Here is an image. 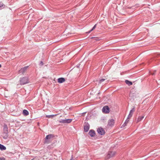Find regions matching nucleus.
<instances>
[{
	"instance_id": "1",
	"label": "nucleus",
	"mask_w": 160,
	"mask_h": 160,
	"mask_svg": "<svg viewBox=\"0 0 160 160\" xmlns=\"http://www.w3.org/2000/svg\"><path fill=\"white\" fill-rule=\"evenodd\" d=\"M54 137V135L52 134H49L47 135L44 139V142L47 143H48L50 142L51 139L53 138Z\"/></svg>"
},
{
	"instance_id": "2",
	"label": "nucleus",
	"mask_w": 160,
	"mask_h": 160,
	"mask_svg": "<svg viewBox=\"0 0 160 160\" xmlns=\"http://www.w3.org/2000/svg\"><path fill=\"white\" fill-rule=\"evenodd\" d=\"M28 82L29 79L27 77H24L21 78L20 80V83L21 85H24Z\"/></svg>"
},
{
	"instance_id": "3",
	"label": "nucleus",
	"mask_w": 160,
	"mask_h": 160,
	"mask_svg": "<svg viewBox=\"0 0 160 160\" xmlns=\"http://www.w3.org/2000/svg\"><path fill=\"white\" fill-rule=\"evenodd\" d=\"M116 152L115 151H109L106 158L107 159L110 158L114 156L116 154Z\"/></svg>"
},
{
	"instance_id": "4",
	"label": "nucleus",
	"mask_w": 160,
	"mask_h": 160,
	"mask_svg": "<svg viewBox=\"0 0 160 160\" xmlns=\"http://www.w3.org/2000/svg\"><path fill=\"white\" fill-rule=\"evenodd\" d=\"M110 112V108L108 106H104L102 109V112L104 113L108 114Z\"/></svg>"
},
{
	"instance_id": "5",
	"label": "nucleus",
	"mask_w": 160,
	"mask_h": 160,
	"mask_svg": "<svg viewBox=\"0 0 160 160\" xmlns=\"http://www.w3.org/2000/svg\"><path fill=\"white\" fill-rule=\"evenodd\" d=\"M72 121V119H67L64 120H60L59 122L61 123H70Z\"/></svg>"
},
{
	"instance_id": "6",
	"label": "nucleus",
	"mask_w": 160,
	"mask_h": 160,
	"mask_svg": "<svg viewBox=\"0 0 160 160\" xmlns=\"http://www.w3.org/2000/svg\"><path fill=\"white\" fill-rule=\"evenodd\" d=\"M85 125L84 126V130L85 132H87L88 131L90 125L87 122H85L84 123Z\"/></svg>"
},
{
	"instance_id": "7",
	"label": "nucleus",
	"mask_w": 160,
	"mask_h": 160,
	"mask_svg": "<svg viewBox=\"0 0 160 160\" xmlns=\"http://www.w3.org/2000/svg\"><path fill=\"white\" fill-rule=\"evenodd\" d=\"M3 134L8 133V127L6 124H4L3 125Z\"/></svg>"
},
{
	"instance_id": "8",
	"label": "nucleus",
	"mask_w": 160,
	"mask_h": 160,
	"mask_svg": "<svg viewBox=\"0 0 160 160\" xmlns=\"http://www.w3.org/2000/svg\"><path fill=\"white\" fill-rule=\"evenodd\" d=\"M114 123L115 122L114 120L112 119H111L109 120L108 121V125L111 127H112L114 125Z\"/></svg>"
},
{
	"instance_id": "9",
	"label": "nucleus",
	"mask_w": 160,
	"mask_h": 160,
	"mask_svg": "<svg viewBox=\"0 0 160 160\" xmlns=\"http://www.w3.org/2000/svg\"><path fill=\"white\" fill-rule=\"evenodd\" d=\"M95 134L96 133L95 131L92 129L90 130L88 132V134L92 137H94Z\"/></svg>"
},
{
	"instance_id": "10",
	"label": "nucleus",
	"mask_w": 160,
	"mask_h": 160,
	"mask_svg": "<svg viewBox=\"0 0 160 160\" xmlns=\"http://www.w3.org/2000/svg\"><path fill=\"white\" fill-rule=\"evenodd\" d=\"M28 66H26L23 68H22L20 70V72L22 73H23L28 68Z\"/></svg>"
},
{
	"instance_id": "11",
	"label": "nucleus",
	"mask_w": 160,
	"mask_h": 160,
	"mask_svg": "<svg viewBox=\"0 0 160 160\" xmlns=\"http://www.w3.org/2000/svg\"><path fill=\"white\" fill-rule=\"evenodd\" d=\"M65 81V78H59L58 79V82L59 83H62Z\"/></svg>"
},
{
	"instance_id": "12",
	"label": "nucleus",
	"mask_w": 160,
	"mask_h": 160,
	"mask_svg": "<svg viewBox=\"0 0 160 160\" xmlns=\"http://www.w3.org/2000/svg\"><path fill=\"white\" fill-rule=\"evenodd\" d=\"M22 113L24 116H26L29 114L28 112L26 110H24L23 111Z\"/></svg>"
},
{
	"instance_id": "13",
	"label": "nucleus",
	"mask_w": 160,
	"mask_h": 160,
	"mask_svg": "<svg viewBox=\"0 0 160 160\" xmlns=\"http://www.w3.org/2000/svg\"><path fill=\"white\" fill-rule=\"evenodd\" d=\"M129 121V120L128 119H127L126 121H125V122L121 126V128H122L126 126L127 123Z\"/></svg>"
},
{
	"instance_id": "14",
	"label": "nucleus",
	"mask_w": 160,
	"mask_h": 160,
	"mask_svg": "<svg viewBox=\"0 0 160 160\" xmlns=\"http://www.w3.org/2000/svg\"><path fill=\"white\" fill-rule=\"evenodd\" d=\"M6 149V147L3 145L0 144V149L2 151L5 150Z\"/></svg>"
},
{
	"instance_id": "15",
	"label": "nucleus",
	"mask_w": 160,
	"mask_h": 160,
	"mask_svg": "<svg viewBox=\"0 0 160 160\" xmlns=\"http://www.w3.org/2000/svg\"><path fill=\"white\" fill-rule=\"evenodd\" d=\"M125 82L129 86L131 85L132 84V83L128 80H126L125 81Z\"/></svg>"
},
{
	"instance_id": "16",
	"label": "nucleus",
	"mask_w": 160,
	"mask_h": 160,
	"mask_svg": "<svg viewBox=\"0 0 160 160\" xmlns=\"http://www.w3.org/2000/svg\"><path fill=\"white\" fill-rule=\"evenodd\" d=\"M57 115V114L52 115H47L46 116V117L48 118H52L54 116H56Z\"/></svg>"
},
{
	"instance_id": "17",
	"label": "nucleus",
	"mask_w": 160,
	"mask_h": 160,
	"mask_svg": "<svg viewBox=\"0 0 160 160\" xmlns=\"http://www.w3.org/2000/svg\"><path fill=\"white\" fill-rule=\"evenodd\" d=\"M144 116H139L137 120V122H138L142 120L144 118Z\"/></svg>"
},
{
	"instance_id": "18",
	"label": "nucleus",
	"mask_w": 160,
	"mask_h": 160,
	"mask_svg": "<svg viewBox=\"0 0 160 160\" xmlns=\"http://www.w3.org/2000/svg\"><path fill=\"white\" fill-rule=\"evenodd\" d=\"M105 132L104 129L101 127V135H103L105 134Z\"/></svg>"
},
{
	"instance_id": "19",
	"label": "nucleus",
	"mask_w": 160,
	"mask_h": 160,
	"mask_svg": "<svg viewBox=\"0 0 160 160\" xmlns=\"http://www.w3.org/2000/svg\"><path fill=\"white\" fill-rule=\"evenodd\" d=\"M135 108L134 107L132 108V109L130 112H129V113H130L131 114H132V115H133V112L135 111Z\"/></svg>"
},
{
	"instance_id": "20",
	"label": "nucleus",
	"mask_w": 160,
	"mask_h": 160,
	"mask_svg": "<svg viewBox=\"0 0 160 160\" xmlns=\"http://www.w3.org/2000/svg\"><path fill=\"white\" fill-rule=\"evenodd\" d=\"M96 25H97V24H96L92 28L91 30H90V31H89L88 32H87V33H90L91 31H93L96 28Z\"/></svg>"
},
{
	"instance_id": "21",
	"label": "nucleus",
	"mask_w": 160,
	"mask_h": 160,
	"mask_svg": "<svg viewBox=\"0 0 160 160\" xmlns=\"http://www.w3.org/2000/svg\"><path fill=\"white\" fill-rule=\"evenodd\" d=\"M5 135L3 136V138L4 139H7L8 136V134H4Z\"/></svg>"
},
{
	"instance_id": "22",
	"label": "nucleus",
	"mask_w": 160,
	"mask_h": 160,
	"mask_svg": "<svg viewBox=\"0 0 160 160\" xmlns=\"http://www.w3.org/2000/svg\"><path fill=\"white\" fill-rule=\"evenodd\" d=\"M4 6L3 3L2 2H0V9H1V8H2V7H3Z\"/></svg>"
},
{
	"instance_id": "23",
	"label": "nucleus",
	"mask_w": 160,
	"mask_h": 160,
	"mask_svg": "<svg viewBox=\"0 0 160 160\" xmlns=\"http://www.w3.org/2000/svg\"><path fill=\"white\" fill-rule=\"evenodd\" d=\"M132 115L130 113H129L127 119H129V118H130L132 117Z\"/></svg>"
},
{
	"instance_id": "24",
	"label": "nucleus",
	"mask_w": 160,
	"mask_h": 160,
	"mask_svg": "<svg viewBox=\"0 0 160 160\" xmlns=\"http://www.w3.org/2000/svg\"><path fill=\"white\" fill-rule=\"evenodd\" d=\"M43 65V63L42 61H41L39 63V65L40 66H42Z\"/></svg>"
},
{
	"instance_id": "25",
	"label": "nucleus",
	"mask_w": 160,
	"mask_h": 160,
	"mask_svg": "<svg viewBox=\"0 0 160 160\" xmlns=\"http://www.w3.org/2000/svg\"><path fill=\"white\" fill-rule=\"evenodd\" d=\"M97 132L99 134H100V128H99L97 129Z\"/></svg>"
},
{
	"instance_id": "26",
	"label": "nucleus",
	"mask_w": 160,
	"mask_h": 160,
	"mask_svg": "<svg viewBox=\"0 0 160 160\" xmlns=\"http://www.w3.org/2000/svg\"><path fill=\"white\" fill-rule=\"evenodd\" d=\"M156 72V71H154V72H150V73L152 75H154V74H155V72Z\"/></svg>"
},
{
	"instance_id": "27",
	"label": "nucleus",
	"mask_w": 160,
	"mask_h": 160,
	"mask_svg": "<svg viewBox=\"0 0 160 160\" xmlns=\"http://www.w3.org/2000/svg\"><path fill=\"white\" fill-rule=\"evenodd\" d=\"M5 158H0V160H5Z\"/></svg>"
},
{
	"instance_id": "28",
	"label": "nucleus",
	"mask_w": 160,
	"mask_h": 160,
	"mask_svg": "<svg viewBox=\"0 0 160 160\" xmlns=\"http://www.w3.org/2000/svg\"><path fill=\"white\" fill-rule=\"evenodd\" d=\"M105 80V79H101V83Z\"/></svg>"
},
{
	"instance_id": "29",
	"label": "nucleus",
	"mask_w": 160,
	"mask_h": 160,
	"mask_svg": "<svg viewBox=\"0 0 160 160\" xmlns=\"http://www.w3.org/2000/svg\"><path fill=\"white\" fill-rule=\"evenodd\" d=\"M1 67V65L0 64V68Z\"/></svg>"
},
{
	"instance_id": "30",
	"label": "nucleus",
	"mask_w": 160,
	"mask_h": 160,
	"mask_svg": "<svg viewBox=\"0 0 160 160\" xmlns=\"http://www.w3.org/2000/svg\"><path fill=\"white\" fill-rule=\"evenodd\" d=\"M70 160H72V158L71 159H70Z\"/></svg>"
}]
</instances>
